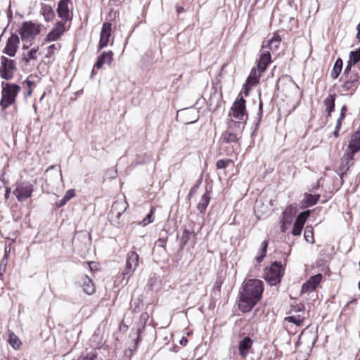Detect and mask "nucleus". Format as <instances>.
<instances>
[{"instance_id":"nucleus-1","label":"nucleus","mask_w":360,"mask_h":360,"mask_svg":"<svg viewBox=\"0 0 360 360\" xmlns=\"http://www.w3.org/2000/svg\"><path fill=\"white\" fill-rule=\"evenodd\" d=\"M264 291L263 282L259 279H249L243 282L240 294L238 307L243 313H247L260 300Z\"/></svg>"},{"instance_id":"nucleus-2","label":"nucleus","mask_w":360,"mask_h":360,"mask_svg":"<svg viewBox=\"0 0 360 360\" xmlns=\"http://www.w3.org/2000/svg\"><path fill=\"white\" fill-rule=\"evenodd\" d=\"M360 151V130L355 131L351 136V139L344 155L341 158L339 171L340 172V179L343 181V176L346 175L353 164L354 155Z\"/></svg>"},{"instance_id":"nucleus-3","label":"nucleus","mask_w":360,"mask_h":360,"mask_svg":"<svg viewBox=\"0 0 360 360\" xmlns=\"http://www.w3.org/2000/svg\"><path fill=\"white\" fill-rule=\"evenodd\" d=\"M244 128L245 122L243 121H234L232 119H229L227 129L221 134L219 141L226 143H237L242 137Z\"/></svg>"},{"instance_id":"nucleus-4","label":"nucleus","mask_w":360,"mask_h":360,"mask_svg":"<svg viewBox=\"0 0 360 360\" xmlns=\"http://www.w3.org/2000/svg\"><path fill=\"white\" fill-rule=\"evenodd\" d=\"M1 98L0 106L3 110L14 103L15 98L20 91V86L15 84L1 82Z\"/></svg>"},{"instance_id":"nucleus-5","label":"nucleus","mask_w":360,"mask_h":360,"mask_svg":"<svg viewBox=\"0 0 360 360\" xmlns=\"http://www.w3.org/2000/svg\"><path fill=\"white\" fill-rule=\"evenodd\" d=\"M245 100L241 96L233 104L229 112V119L234 121H243L245 125L248 119V113L245 108Z\"/></svg>"},{"instance_id":"nucleus-6","label":"nucleus","mask_w":360,"mask_h":360,"mask_svg":"<svg viewBox=\"0 0 360 360\" xmlns=\"http://www.w3.org/2000/svg\"><path fill=\"white\" fill-rule=\"evenodd\" d=\"M283 276V266L281 262H274L265 273V280L270 285L279 283Z\"/></svg>"},{"instance_id":"nucleus-7","label":"nucleus","mask_w":360,"mask_h":360,"mask_svg":"<svg viewBox=\"0 0 360 360\" xmlns=\"http://www.w3.org/2000/svg\"><path fill=\"white\" fill-rule=\"evenodd\" d=\"M34 191L33 185L28 181H18L15 184V188L13 194L19 202H23L32 196Z\"/></svg>"},{"instance_id":"nucleus-8","label":"nucleus","mask_w":360,"mask_h":360,"mask_svg":"<svg viewBox=\"0 0 360 360\" xmlns=\"http://www.w3.org/2000/svg\"><path fill=\"white\" fill-rule=\"evenodd\" d=\"M0 60V77L6 81L12 79L16 70L15 61L4 56Z\"/></svg>"},{"instance_id":"nucleus-9","label":"nucleus","mask_w":360,"mask_h":360,"mask_svg":"<svg viewBox=\"0 0 360 360\" xmlns=\"http://www.w3.org/2000/svg\"><path fill=\"white\" fill-rule=\"evenodd\" d=\"M128 207V203L125 200H120L115 201L109 213V217L111 222L118 226L120 224V217Z\"/></svg>"},{"instance_id":"nucleus-10","label":"nucleus","mask_w":360,"mask_h":360,"mask_svg":"<svg viewBox=\"0 0 360 360\" xmlns=\"http://www.w3.org/2000/svg\"><path fill=\"white\" fill-rule=\"evenodd\" d=\"M345 81L341 86L342 91H351L350 95H352L360 84V68L359 70H356L354 68L352 75H345Z\"/></svg>"},{"instance_id":"nucleus-11","label":"nucleus","mask_w":360,"mask_h":360,"mask_svg":"<svg viewBox=\"0 0 360 360\" xmlns=\"http://www.w3.org/2000/svg\"><path fill=\"white\" fill-rule=\"evenodd\" d=\"M45 182L48 186L55 187L63 182L60 167L56 165L49 167L44 173Z\"/></svg>"},{"instance_id":"nucleus-12","label":"nucleus","mask_w":360,"mask_h":360,"mask_svg":"<svg viewBox=\"0 0 360 360\" xmlns=\"http://www.w3.org/2000/svg\"><path fill=\"white\" fill-rule=\"evenodd\" d=\"M139 255L136 251L131 250L127 255L126 266L123 270L124 278L129 279L139 265Z\"/></svg>"},{"instance_id":"nucleus-13","label":"nucleus","mask_w":360,"mask_h":360,"mask_svg":"<svg viewBox=\"0 0 360 360\" xmlns=\"http://www.w3.org/2000/svg\"><path fill=\"white\" fill-rule=\"evenodd\" d=\"M40 32V27L31 21L24 22L20 29L22 41L32 39Z\"/></svg>"},{"instance_id":"nucleus-14","label":"nucleus","mask_w":360,"mask_h":360,"mask_svg":"<svg viewBox=\"0 0 360 360\" xmlns=\"http://www.w3.org/2000/svg\"><path fill=\"white\" fill-rule=\"evenodd\" d=\"M19 44L20 39L18 36L16 34H12L6 41V44L4 49L3 50V53H6L10 57L15 56L18 51Z\"/></svg>"},{"instance_id":"nucleus-15","label":"nucleus","mask_w":360,"mask_h":360,"mask_svg":"<svg viewBox=\"0 0 360 360\" xmlns=\"http://www.w3.org/2000/svg\"><path fill=\"white\" fill-rule=\"evenodd\" d=\"M112 24L105 22L103 24L102 29L100 34V40L98 44V50L107 46L109 43V39L111 35Z\"/></svg>"},{"instance_id":"nucleus-16","label":"nucleus","mask_w":360,"mask_h":360,"mask_svg":"<svg viewBox=\"0 0 360 360\" xmlns=\"http://www.w3.org/2000/svg\"><path fill=\"white\" fill-rule=\"evenodd\" d=\"M309 215V211H304L297 217L292 230V233L294 236H300L301 234L305 221Z\"/></svg>"},{"instance_id":"nucleus-17","label":"nucleus","mask_w":360,"mask_h":360,"mask_svg":"<svg viewBox=\"0 0 360 360\" xmlns=\"http://www.w3.org/2000/svg\"><path fill=\"white\" fill-rule=\"evenodd\" d=\"M322 279V275L319 274L311 276L307 282H305L301 288V293L313 292L320 283Z\"/></svg>"},{"instance_id":"nucleus-18","label":"nucleus","mask_w":360,"mask_h":360,"mask_svg":"<svg viewBox=\"0 0 360 360\" xmlns=\"http://www.w3.org/2000/svg\"><path fill=\"white\" fill-rule=\"evenodd\" d=\"M70 1V0H60L58 4V8L56 10L58 15L65 22L70 19L68 8V4Z\"/></svg>"},{"instance_id":"nucleus-19","label":"nucleus","mask_w":360,"mask_h":360,"mask_svg":"<svg viewBox=\"0 0 360 360\" xmlns=\"http://www.w3.org/2000/svg\"><path fill=\"white\" fill-rule=\"evenodd\" d=\"M271 63V56L269 51H263L259 55V58L257 64V68L262 72H264L267 66Z\"/></svg>"},{"instance_id":"nucleus-20","label":"nucleus","mask_w":360,"mask_h":360,"mask_svg":"<svg viewBox=\"0 0 360 360\" xmlns=\"http://www.w3.org/2000/svg\"><path fill=\"white\" fill-rule=\"evenodd\" d=\"M113 60V53L111 51H103L102 54L98 57L97 61L94 65V67L100 69L104 64L110 65Z\"/></svg>"},{"instance_id":"nucleus-21","label":"nucleus","mask_w":360,"mask_h":360,"mask_svg":"<svg viewBox=\"0 0 360 360\" xmlns=\"http://www.w3.org/2000/svg\"><path fill=\"white\" fill-rule=\"evenodd\" d=\"M252 340L250 337H245L239 342L238 349L241 356L245 357L252 345Z\"/></svg>"},{"instance_id":"nucleus-22","label":"nucleus","mask_w":360,"mask_h":360,"mask_svg":"<svg viewBox=\"0 0 360 360\" xmlns=\"http://www.w3.org/2000/svg\"><path fill=\"white\" fill-rule=\"evenodd\" d=\"M263 72L260 71L258 68L252 69L247 80L246 85H249L250 86L257 84L259 83V78L262 75Z\"/></svg>"},{"instance_id":"nucleus-23","label":"nucleus","mask_w":360,"mask_h":360,"mask_svg":"<svg viewBox=\"0 0 360 360\" xmlns=\"http://www.w3.org/2000/svg\"><path fill=\"white\" fill-rule=\"evenodd\" d=\"M80 282L83 287L84 291L87 295H92L95 292L96 287L92 281L89 278V276H82Z\"/></svg>"},{"instance_id":"nucleus-24","label":"nucleus","mask_w":360,"mask_h":360,"mask_svg":"<svg viewBox=\"0 0 360 360\" xmlns=\"http://www.w3.org/2000/svg\"><path fill=\"white\" fill-rule=\"evenodd\" d=\"M281 43V38L278 35H274L271 39L266 41V44L264 43L262 45V49H268L267 51H276L278 48Z\"/></svg>"},{"instance_id":"nucleus-25","label":"nucleus","mask_w":360,"mask_h":360,"mask_svg":"<svg viewBox=\"0 0 360 360\" xmlns=\"http://www.w3.org/2000/svg\"><path fill=\"white\" fill-rule=\"evenodd\" d=\"M335 97L336 95L335 94H330L323 101L325 106L326 107V110L327 112V117H330L331 115L332 112L334 111L335 107Z\"/></svg>"},{"instance_id":"nucleus-26","label":"nucleus","mask_w":360,"mask_h":360,"mask_svg":"<svg viewBox=\"0 0 360 360\" xmlns=\"http://www.w3.org/2000/svg\"><path fill=\"white\" fill-rule=\"evenodd\" d=\"M296 213V208L292 205L288 206L283 212V224H290L294 215Z\"/></svg>"},{"instance_id":"nucleus-27","label":"nucleus","mask_w":360,"mask_h":360,"mask_svg":"<svg viewBox=\"0 0 360 360\" xmlns=\"http://www.w3.org/2000/svg\"><path fill=\"white\" fill-rule=\"evenodd\" d=\"M41 13L46 22L51 21L55 17V12L53 9L48 4H44L42 6Z\"/></svg>"},{"instance_id":"nucleus-28","label":"nucleus","mask_w":360,"mask_h":360,"mask_svg":"<svg viewBox=\"0 0 360 360\" xmlns=\"http://www.w3.org/2000/svg\"><path fill=\"white\" fill-rule=\"evenodd\" d=\"M210 196L207 193H204L198 203L197 209L200 213H204L210 203Z\"/></svg>"},{"instance_id":"nucleus-29","label":"nucleus","mask_w":360,"mask_h":360,"mask_svg":"<svg viewBox=\"0 0 360 360\" xmlns=\"http://www.w3.org/2000/svg\"><path fill=\"white\" fill-rule=\"evenodd\" d=\"M343 61L340 58H338L333 65V70L330 73V76L333 79H337L342 70Z\"/></svg>"},{"instance_id":"nucleus-30","label":"nucleus","mask_w":360,"mask_h":360,"mask_svg":"<svg viewBox=\"0 0 360 360\" xmlns=\"http://www.w3.org/2000/svg\"><path fill=\"white\" fill-rule=\"evenodd\" d=\"M195 236L193 231L185 229L183 231L182 236L180 240V248H184V247L188 243V240L191 238H194Z\"/></svg>"},{"instance_id":"nucleus-31","label":"nucleus","mask_w":360,"mask_h":360,"mask_svg":"<svg viewBox=\"0 0 360 360\" xmlns=\"http://www.w3.org/2000/svg\"><path fill=\"white\" fill-rule=\"evenodd\" d=\"M319 199H320L319 194L314 195V194L305 193L304 201V203L307 205V206L311 207V206L316 205Z\"/></svg>"},{"instance_id":"nucleus-32","label":"nucleus","mask_w":360,"mask_h":360,"mask_svg":"<svg viewBox=\"0 0 360 360\" xmlns=\"http://www.w3.org/2000/svg\"><path fill=\"white\" fill-rule=\"evenodd\" d=\"M8 342L14 349H19L21 345V342L18 337L14 333L11 331L8 333Z\"/></svg>"},{"instance_id":"nucleus-33","label":"nucleus","mask_w":360,"mask_h":360,"mask_svg":"<svg viewBox=\"0 0 360 360\" xmlns=\"http://www.w3.org/2000/svg\"><path fill=\"white\" fill-rule=\"evenodd\" d=\"M38 48H32L27 54H24L22 61L27 64L31 60H36L37 58Z\"/></svg>"},{"instance_id":"nucleus-34","label":"nucleus","mask_w":360,"mask_h":360,"mask_svg":"<svg viewBox=\"0 0 360 360\" xmlns=\"http://www.w3.org/2000/svg\"><path fill=\"white\" fill-rule=\"evenodd\" d=\"M268 247V240H264L261 244V248L259 250V255L256 257L255 260L257 263H260L264 257L266 256V250Z\"/></svg>"},{"instance_id":"nucleus-35","label":"nucleus","mask_w":360,"mask_h":360,"mask_svg":"<svg viewBox=\"0 0 360 360\" xmlns=\"http://www.w3.org/2000/svg\"><path fill=\"white\" fill-rule=\"evenodd\" d=\"M304 319V316L298 314L297 316H290L285 318V321L292 323L297 326H300L302 324Z\"/></svg>"},{"instance_id":"nucleus-36","label":"nucleus","mask_w":360,"mask_h":360,"mask_svg":"<svg viewBox=\"0 0 360 360\" xmlns=\"http://www.w3.org/2000/svg\"><path fill=\"white\" fill-rule=\"evenodd\" d=\"M155 208L154 207H151L150 212L147 214V215L143 219L141 224L145 226L150 223L153 222L154 221V212H155Z\"/></svg>"},{"instance_id":"nucleus-37","label":"nucleus","mask_w":360,"mask_h":360,"mask_svg":"<svg viewBox=\"0 0 360 360\" xmlns=\"http://www.w3.org/2000/svg\"><path fill=\"white\" fill-rule=\"evenodd\" d=\"M349 60L350 61L351 63H353L354 65L360 62V48H359L356 51H352L349 53Z\"/></svg>"},{"instance_id":"nucleus-38","label":"nucleus","mask_w":360,"mask_h":360,"mask_svg":"<svg viewBox=\"0 0 360 360\" xmlns=\"http://www.w3.org/2000/svg\"><path fill=\"white\" fill-rule=\"evenodd\" d=\"M63 34L57 31L55 28L52 29L46 36V40L53 41L58 40Z\"/></svg>"},{"instance_id":"nucleus-39","label":"nucleus","mask_w":360,"mask_h":360,"mask_svg":"<svg viewBox=\"0 0 360 360\" xmlns=\"http://www.w3.org/2000/svg\"><path fill=\"white\" fill-rule=\"evenodd\" d=\"M304 236L307 242L314 243V236L311 228L307 227L305 229Z\"/></svg>"},{"instance_id":"nucleus-40","label":"nucleus","mask_w":360,"mask_h":360,"mask_svg":"<svg viewBox=\"0 0 360 360\" xmlns=\"http://www.w3.org/2000/svg\"><path fill=\"white\" fill-rule=\"evenodd\" d=\"M60 49V44L58 43V44H51L48 48V51H47L46 56L47 57L52 56L54 54L55 51L59 50Z\"/></svg>"},{"instance_id":"nucleus-41","label":"nucleus","mask_w":360,"mask_h":360,"mask_svg":"<svg viewBox=\"0 0 360 360\" xmlns=\"http://www.w3.org/2000/svg\"><path fill=\"white\" fill-rule=\"evenodd\" d=\"M231 162V160H229V159H226V160H217V163H216V166L217 167V169H224L226 168L229 164Z\"/></svg>"},{"instance_id":"nucleus-42","label":"nucleus","mask_w":360,"mask_h":360,"mask_svg":"<svg viewBox=\"0 0 360 360\" xmlns=\"http://www.w3.org/2000/svg\"><path fill=\"white\" fill-rule=\"evenodd\" d=\"M57 31H58L60 34H63L65 30H66V28H65V22H58L56 23V27H54Z\"/></svg>"},{"instance_id":"nucleus-43","label":"nucleus","mask_w":360,"mask_h":360,"mask_svg":"<svg viewBox=\"0 0 360 360\" xmlns=\"http://www.w3.org/2000/svg\"><path fill=\"white\" fill-rule=\"evenodd\" d=\"M7 258H6V257H4L0 263V276H2L3 274L5 272Z\"/></svg>"},{"instance_id":"nucleus-44","label":"nucleus","mask_w":360,"mask_h":360,"mask_svg":"<svg viewBox=\"0 0 360 360\" xmlns=\"http://www.w3.org/2000/svg\"><path fill=\"white\" fill-rule=\"evenodd\" d=\"M353 65H354V64L351 63L349 60L347 61V65H346V67L345 68V70H344L345 76L352 74L353 70H352V67Z\"/></svg>"},{"instance_id":"nucleus-45","label":"nucleus","mask_w":360,"mask_h":360,"mask_svg":"<svg viewBox=\"0 0 360 360\" xmlns=\"http://www.w3.org/2000/svg\"><path fill=\"white\" fill-rule=\"evenodd\" d=\"M75 195V190L74 189H70L68 190L64 195L63 198L69 201L71 198H72Z\"/></svg>"},{"instance_id":"nucleus-46","label":"nucleus","mask_w":360,"mask_h":360,"mask_svg":"<svg viewBox=\"0 0 360 360\" xmlns=\"http://www.w3.org/2000/svg\"><path fill=\"white\" fill-rule=\"evenodd\" d=\"M222 283L223 279L219 276L217 278L214 285V288L217 289L218 290H220Z\"/></svg>"},{"instance_id":"nucleus-47","label":"nucleus","mask_w":360,"mask_h":360,"mask_svg":"<svg viewBox=\"0 0 360 360\" xmlns=\"http://www.w3.org/2000/svg\"><path fill=\"white\" fill-rule=\"evenodd\" d=\"M347 111V107L346 105H343L340 110V117H339L340 120L345 119Z\"/></svg>"},{"instance_id":"nucleus-48","label":"nucleus","mask_w":360,"mask_h":360,"mask_svg":"<svg viewBox=\"0 0 360 360\" xmlns=\"http://www.w3.org/2000/svg\"><path fill=\"white\" fill-rule=\"evenodd\" d=\"M68 201L63 198L60 200L56 202V206L59 208L64 206Z\"/></svg>"},{"instance_id":"nucleus-49","label":"nucleus","mask_w":360,"mask_h":360,"mask_svg":"<svg viewBox=\"0 0 360 360\" xmlns=\"http://www.w3.org/2000/svg\"><path fill=\"white\" fill-rule=\"evenodd\" d=\"M304 306L302 304H297L295 307V310L296 311L302 312V315L304 314Z\"/></svg>"},{"instance_id":"nucleus-50","label":"nucleus","mask_w":360,"mask_h":360,"mask_svg":"<svg viewBox=\"0 0 360 360\" xmlns=\"http://www.w3.org/2000/svg\"><path fill=\"white\" fill-rule=\"evenodd\" d=\"M23 84H25L27 86L28 89H32L34 86V82L30 80L29 79L25 80Z\"/></svg>"},{"instance_id":"nucleus-51","label":"nucleus","mask_w":360,"mask_h":360,"mask_svg":"<svg viewBox=\"0 0 360 360\" xmlns=\"http://www.w3.org/2000/svg\"><path fill=\"white\" fill-rule=\"evenodd\" d=\"M166 240L167 238H159L157 243H158L159 246L165 247L166 245Z\"/></svg>"},{"instance_id":"nucleus-52","label":"nucleus","mask_w":360,"mask_h":360,"mask_svg":"<svg viewBox=\"0 0 360 360\" xmlns=\"http://www.w3.org/2000/svg\"><path fill=\"white\" fill-rule=\"evenodd\" d=\"M11 191V188L6 187L5 194H4V198L6 200H7L8 199Z\"/></svg>"},{"instance_id":"nucleus-53","label":"nucleus","mask_w":360,"mask_h":360,"mask_svg":"<svg viewBox=\"0 0 360 360\" xmlns=\"http://www.w3.org/2000/svg\"><path fill=\"white\" fill-rule=\"evenodd\" d=\"M281 231L282 232H285L286 231V229H288V226L290 225V224H283V219H281Z\"/></svg>"},{"instance_id":"nucleus-54","label":"nucleus","mask_w":360,"mask_h":360,"mask_svg":"<svg viewBox=\"0 0 360 360\" xmlns=\"http://www.w3.org/2000/svg\"><path fill=\"white\" fill-rule=\"evenodd\" d=\"M343 120H340V118L338 119L337 120V123H336V126H335V130H340L341 126H342V122Z\"/></svg>"},{"instance_id":"nucleus-55","label":"nucleus","mask_w":360,"mask_h":360,"mask_svg":"<svg viewBox=\"0 0 360 360\" xmlns=\"http://www.w3.org/2000/svg\"><path fill=\"white\" fill-rule=\"evenodd\" d=\"M176 11L177 13H181L184 11V8L183 6H177L176 7Z\"/></svg>"},{"instance_id":"nucleus-56","label":"nucleus","mask_w":360,"mask_h":360,"mask_svg":"<svg viewBox=\"0 0 360 360\" xmlns=\"http://www.w3.org/2000/svg\"><path fill=\"white\" fill-rule=\"evenodd\" d=\"M191 112L188 111V110H185V111H182L180 114L179 112L177 113V116H183V115H187L190 113Z\"/></svg>"},{"instance_id":"nucleus-57","label":"nucleus","mask_w":360,"mask_h":360,"mask_svg":"<svg viewBox=\"0 0 360 360\" xmlns=\"http://www.w3.org/2000/svg\"><path fill=\"white\" fill-rule=\"evenodd\" d=\"M11 251V248H8L7 246L5 247V255L4 257H6V258L8 257V253L10 252Z\"/></svg>"},{"instance_id":"nucleus-58","label":"nucleus","mask_w":360,"mask_h":360,"mask_svg":"<svg viewBox=\"0 0 360 360\" xmlns=\"http://www.w3.org/2000/svg\"><path fill=\"white\" fill-rule=\"evenodd\" d=\"M356 30H357L356 37H357V38L360 39V22L358 24V25L356 27Z\"/></svg>"},{"instance_id":"nucleus-59","label":"nucleus","mask_w":360,"mask_h":360,"mask_svg":"<svg viewBox=\"0 0 360 360\" xmlns=\"http://www.w3.org/2000/svg\"><path fill=\"white\" fill-rule=\"evenodd\" d=\"M184 121L186 123H193V122H195V121H196V120H195V119H194V120H184Z\"/></svg>"},{"instance_id":"nucleus-60","label":"nucleus","mask_w":360,"mask_h":360,"mask_svg":"<svg viewBox=\"0 0 360 360\" xmlns=\"http://www.w3.org/2000/svg\"><path fill=\"white\" fill-rule=\"evenodd\" d=\"M333 135L335 137H338L339 136V131L338 130H334Z\"/></svg>"},{"instance_id":"nucleus-61","label":"nucleus","mask_w":360,"mask_h":360,"mask_svg":"<svg viewBox=\"0 0 360 360\" xmlns=\"http://www.w3.org/2000/svg\"><path fill=\"white\" fill-rule=\"evenodd\" d=\"M32 89H28L27 95L30 96L32 94Z\"/></svg>"},{"instance_id":"nucleus-62","label":"nucleus","mask_w":360,"mask_h":360,"mask_svg":"<svg viewBox=\"0 0 360 360\" xmlns=\"http://www.w3.org/2000/svg\"><path fill=\"white\" fill-rule=\"evenodd\" d=\"M245 94L246 96L248 95V90L247 89H245Z\"/></svg>"},{"instance_id":"nucleus-63","label":"nucleus","mask_w":360,"mask_h":360,"mask_svg":"<svg viewBox=\"0 0 360 360\" xmlns=\"http://www.w3.org/2000/svg\"><path fill=\"white\" fill-rule=\"evenodd\" d=\"M301 342V337H300L298 341H297V344H299L300 342Z\"/></svg>"},{"instance_id":"nucleus-64","label":"nucleus","mask_w":360,"mask_h":360,"mask_svg":"<svg viewBox=\"0 0 360 360\" xmlns=\"http://www.w3.org/2000/svg\"><path fill=\"white\" fill-rule=\"evenodd\" d=\"M358 288H359V289L360 290V281H359V283H358Z\"/></svg>"}]
</instances>
